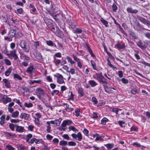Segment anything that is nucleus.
Wrapping results in <instances>:
<instances>
[{
    "label": "nucleus",
    "mask_w": 150,
    "mask_h": 150,
    "mask_svg": "<svg viewBox=\"0 0 150 150\" xmlns=\"http://www.w3.org/2000/svg\"><path fill=\"white\" fill-rule=\"evenodd\" d=\"M53 137L50 134H47L46 136V138L47 139L49 140H51L53 138Z\"/></svg>",
    "instance_id": "69168bd1"
},
{
    "label": "nucleus",
    "mask_w": 150,
    "mask_h": 150,
    "mask_svg": "<svg viewBox=\"0 0 150 150\" xmlns=\"http://www.w3.org/2000/svg\"><path fill=\"white\" fill-rule=\"evenodd\" d=\"M127 11L128 12L130 13H136L138 12V11L136 9L133 10L132 8L130 7L127 8Z\"/></svg>",
    "instance_id": "f3484780"
},
{
    "label": "nucleus",
    "mask_w": 150,
    "mask_h": 150,
    "mask_svg": "<svg viewBox=\"0 0 150 150\" xmlns=\"http://www.w3.org/2000/svg\"><path fill=\"white\" fill-rule=\"evenodd\" d=\"M108 121L109 120L106 117H104L101 121V124L105 125L106 122Z\"/></svg>",
    "instance_id": "473e14b6"
},
{
    "label": "nucleus",
    "mask_w": 150,
    "mask_h": 150,
    "mask_svg": "<svg viewBox=\"0 0 150 150\" xmlns=\"http://www.w3.org/2000/svg\"><path fill=\"white\" fill-rule=\"evenodd\" d=\"M24 105L27 108L31 107L33 105V104L30 103H25L24 104Z\"/></svg>",
    "instance_id": "49530a36"
},
{
    "label": "nucleus",
    "mask_w": 150,
    "mask_h": 150,
    "mask_svg": "<svg viewBox=\"0 0 150 150\" xmlns=\"http://www.w3.org/2000/svg\"><path fill=\"white\" fill-rule=\"evenodd\" d=\"M46 43L47 45L50 46H53L54 45L53 42L51 40L46 41Z\"/></svg>",
    "instance_id": "e433bc0d"
},
{
    "label": "nucleus",
    "mask_w": 150,
    "mask_h": 150,
    "mask_svg": "<svg viewBox=\"0 0 150 150\" xmlns=\"http://www.w3.org/2000/svg\"><path fill=\"white\" fill-rule=\"evenodd\" d=\"M17 12H15L16 13H18L20 14L23 13V10L22 8L18 9L17 10Z\"/></svg>",
    "instance_id": "680f3d73"
},
{
    "label": "nucleus",
    "mask_w": 150,
    "mask_h": 150,
    "mask_svg": "<svg viewBox=\"0 0 150 150\" xmlns=\"http://www.w3.org/2000/svg\"><path fill=\"white\" fill-rule=\"evenodd\" d=\"M27 44V42L25 40H21L20 41V47L25 52H28L29 49L28 48L26 47Z\"/></svg>",
    "instance_id": "f257e3e1"
},
{
    "label": "nucleus",
    "mask_w": 150,
    "mask_h": 150,
    "mask_svg": "<svg viewBox=\"0 0 150 150\" xmlns=\"http://www.w3.org/2000/svg\"><path fill=\"white\" fill-rule=\"evenodd\" d=\"M35 57L38 59H41L42 58V56L40 53H36L35 55Z\"/></svg>",
    "instance_id": "58836bf2"
},
{
    "label": "nucleus",
    "mask_w": 150,
    "mask_h": 150,
    "mask_svg": "<svg viewBox=\"0 0 150 150\" xmlns=\"http://www.w3.org/2000/svg\"><path fill=\"white\" fill-rule=\"evenodd\" d=\"M62 120V119L60 118L59 119L51 121L50 123L52 124H54L56 126H58L60 125Z\"/></svg>",
    "instance_id": "39448f33"
},
{
    "label": "nucleus",
    "mask_w": 150,
    "mask_h": 150,
    "mask_svg": "<svg viewBox=\"0 0 150 150\" xmlns=\"http://www.w3.org/2000/svg\"><path fill=\"white\" fill-rule=\"evenodd\" d=\"M67 142L64 140L61 141L59 142V144L61 146H65L67 145Z\"/></svg>",
    "instance_id": "c9c22d12"
},
{
    "label": "nucleus",
    "mask_w": 150,
    "mask_h": 150,
    "mask_svg": "<svg viewBox=\"0 0 150 150\" xmlns=\"http://www.w3.org/2000/svg\"><path fill=\"white\" fill-rule=\"evenodd\" d=\"M100 21L101 22V23H102L105 25V26L106 27H108V21L105 20H104L103 18H101L100 20Z\"/></svg>",
    "instance_id": "bb28decb"
},
{
    "label": "nucleus",
    "mask_w": 150,
    "mask_h": 150,
    "mask_svg": "<svg viewBox=\"0 0 150 150\" xmlns=\"http://www.w3.org/2000/svg\"><path fill=\"white\" fill-rule=\"evenodd\" d=\"M78 92L79 95V97H81L83 96L84 94V93L83 91V89L81 88H79L78 90Z\"/></svg>",
    "instance_id": "4468645a"
},
{
    "label": "nucleus",
    "mask_w": 150,
    "mask_h": 150,
    "mask_svg": "<svg viewBox=\"0 0 150 150\" xmlns=\"http://www.w3.org/2000/svg\"><path fill=\"white\" fill-rule=\"evenodd\" d=\"M104 90L107 93H110V91H109V88L107 85H104L103 86Z\"/></svg>",
    "instance_id": "ea45409f"
},
{
    "label": "nucleus",
    "mask_w": 150,
    "mask_h": 150,
    "mask_svg": "<svg viewBox=\"0 0 150 150\" xmlns=\"http://www.w3.org/2000/svg\"><path fill=\"white\" fill-rule=\"evenodd\" d=\"M21 57L22 59H23L24 61L26 62H28L30 59L29 57L27 56L24 53H22L21 54Z\"/></svg>",
    "instance_id": "9b49d317"
},
{
    "label": "nucleus",
    "mask_w": 150,
    "mask_h": 150,
    "mask_svg": "<svg viewBox=\"0 0 150 150\" xmlns=\"http://www.w3.org/2000/svg\"><path fill=\"white\" fill-rule=\"evenodd\" d=\"M69 129L70 130H73L74 132H78V130L77 129H76L75 127L73 126H69Z\"/></svg>",
    "instance_id": "f704fd0d"
},
{
    "label": "nucleus",
    "mask_w": 150,
    "mask_h": 150,
    "mask_svg": "<svg viewBox=\"0 0 150 150\" xmlns=\"http://www.w3.org/2000/svg\"><path fill=\"white\" fill-rule=\"evenodd\" d=\"M137 45L143 50H145L147 47V46L144 44L143 45V43L141 41H139L137 43Z\"/></svg>",
    "instance_id": "1a4fd4ad"
},
{
    "label": "nucleus",
    "mask_w": 150,
    "mask_h": 150,
    "mask_svg": "<svg viewBox=\"0 0 150 150\" xmlns=\"http://www.w3.org/2000/svg\"><path fill=\"white\" fill-rule=\"evenodd\" d=\"M17 126V125L15 124L14 125L13 124V123H10L9 124V127L10 128V129L13 131H14L15 128V127H16Z\"/></svg>",
    "instance_id": "c756f323"
},
{
    "label": "nucleus",
    "mask_w": 150,
    "mask_h": 150,
    "mask_svg": "<svg viewBox=\"0 0 150 150\" xmlns=\"http://www.w3.org/2000/svg\"><path fill=\"white\" fill-rule=\"evenodd\" d=\"M6 147L8 150H14L15 149L11 145H7L6 146Z\"/></svg>",
    "instance_id": "c03bdc74"
},
{
    "label": "nucleus",
    "mask_w": 150,
    "mask_h": 150,
    "mask_svg": "<svg viewBox=\"0 0 150 150\" xmlns=\"http://www.w3.org/2000/svg\"><path fill=\"white\" fill-rule=\"evenodd\" d=\"M133 146H136V147H140L141 146L140 144L137 142H134L132 144Z\"/></svg>",
    "instance_id": "de8ad7c7"
},
{
    "label": "nucleus",
    "mask_w": 150,
    "mask_h": 150,
    "mask_svg": "<svg viewBox=\"0 0 150 150\" xmlns=\"http://www.w3.org/2000/svg\"><path fill=\"white\" fill-rule=\"evenodd\" d=\"M106 79L104 78V76L101 78V79H100L98 81L100 83H102L103 84H107V82L106 81Z\"/></svg>",
    "instance_id": "4be33fe9"
},
{
    "label": "nucleus",
    "mask_w": 150,
    "mask_h": 150,
    "mask_svg": "<svg viewBox=\"0 0 150 150\" xmlns=\"http://www.w3.org/2000/svg\"><path fill=\"white\" fill-rule=\"evenodd\" d=\"M76 143L72 141H70L68 142V145L70 146H75L76 145Z\"/></svg>",
    "instance_id": "603ef678"
},
{
    "label": "nucleus",
    "mask_w": 150,
    "mask_h": 150,
    "mask_svg": "<svg viewBox=\"0 0 150 150\" xmlns=\"http://www.w3.org/2000/svg\"><path fill=\"white\" fill-rule=\"evenodd\" d=\"M16 33V31L14 30H11L9 32L8 35L11 38L14 37Z\"/></svg>",
    "instance_id": "dca6fc26"
},
{
    "label": "nucleus",
    "mask_w": 150,
    "mask_h": 150,
    "mask_svg": "<svg viewBox=\"0 0 150 150\" xmlns=\"http://www.w3.org/2000/svg\"><path fill=\"white\" fill-rule=\"evenodd\" d=\"M8 56L10 58H13L14 60L16 61L18 59V55L16 54V50H13L11 51L10 53L8 54Z\"/></svg>",
    "instance_id": "f03ea898"
},
{
    "label": "nucleus",
    "mask_w": 150,
    "mask_h": 150,
    "mask_svg": "<svg viewBox=\"0 0 150 150\" xmlns=\"http://www.w3.org/2000/svg\"><path fill=\"white\" fill-rule=\"evenodd\" d=\"M37 91V93L42 96H43L45 93L44 91L40 88H38L36 89Z\"/></svg>",
    "instance_id": "a211bd4d"
},
{
    "label": "nucleus",
    "mask_w": 150,
    "mask_h": 150,
    "mask_svg": "<svg viewBox=\"0 0 150 150\" xmlns=\"http://www.w3.org/2000/svg\"><path fill=\"white\" fill-rule=\"evenodd\" d=\"M67 59L68 61V62H70L71 64H75V62L72 61L71 59L69 57L67 56Z\"/></svg>",
    "instance_id": "4c0bfd02"
},
{
    "label": "nucleus",
    "mask_w": 150,
    "mask_h": 150,
    "mask_svg": "<svg viewBox=\"0 0 150 150\" xmlns=\"http://www.w3.org/2000/svg\"><path fill=\"white\" fill-rule=\"evenodd\" d=\"M89 82L92 87H94L97 85L96 83L93 80H90Z\"/></svg>",
    "instance_id": "2f4dec72"
},
{
    "label": "nucleus",
    "mask_w": 150,
    "mask_h": 150,
    "mask_svg": "<svg viewBox=\"0 0 150 150\" xmlns=\"http://www.w3.org/2000/svg\"><path fill=\"white\" fill-rule=\"evenodd\" d=\"M54 76L57 78V82L59 84H62L64 83L63 79H64L63 76L59 73H57L56 75H54Z\"/></svg>",
    "instance_id": "7ed1b4c3"
},
{
    "label": "nucleus",
    "mask_w": 150,
    "mask_h": 150,
    "mask_svg": "<svg viewBox=\"0 0 150 150\" xmlns=\"http://www.w3.org/2000/svg\"><path fill=\"white\" fill-rule=\"evenodd\" d=\"M83 132L86 135V136H88V131L86 128H85L83 129Z\"/></svg>",
    "instance_id": "4d7b16f0"
},
{
    "label": "nucleus",
    "mask_w": 150,
    "mask_h": 150,
    "mask_svg": "<svg viewBox=\"0 0 150 150\" xmlns=\"http://www.w3.org/2000/svg\"><path fill=\"white\" fill-rule=\"evenodd\" d=\"M3 81L5 83V86L6 88H9L11 87L10 83L8 79H3Z\"/></svg>",
    "instance_id": "ddd939ff"
},
{
    "label": "nucleus",
    "mask_w": 150,
    "mask_h": 150,
    "mask_svg": "<svg viewBox=\"0 0 150 150\" xmlns=\"http://www.w3.org/2000/svg\"><path fill=\"white\" fill-rule=\"evenodd\" d=\"M62 137L65 139L67 140L69 139V137L67 134H64L62 135Z\"/></svg>",
    "instance_id": "864d4df0"
},
{
    "label": "nucleus",
    "mask_w": 150,
    "mask_h": 150,
    "mask_svg": "<svg viewBox=\"0 0 150 150\" xmlns=\"http://www.w3.org/2000/svg\"><path fill=\"white\" fill-rule=\"evenodd\" d=\"M22 34L21 33L20 31H19L16 34V37L18 38L22 36Z\"/></svg>",
    "instance_id": "0e129e2a"
},
{
    "label": "nucleus",
    "mask_w": 150,
    "mask_h": 150,
    "mask_svg": "<svg viewBox=\"0 0 150 150\" xmlns=\"http://www.w3.org/2000/svg\"><path fill=\"white\" fill-rule=\"evenodd\" d=\"M11 68H8L5 72V74L6 76H8L11 73Z\"/></svg>",
    "instance_id": "72a5a7b5"
},
{
    "label": "nucleus",
    "mask_w": 150,
    "mask_h": 150,
    "mask_svg": "<svg viewBox=\"0 0 150 150\" xmlns=\"http://www.w3.org/2000/svg\"><path fill=\"white\" fill-rule=\"evenodd\" d=\"M67 22L69 25L72 28L74 29L76 27V24L73 20L71 19H68L67 20Z\"/></svg>",
    "instance_id": "423d86ee"
},
{
    "label": "nucleus",
    "mask_w": 150,
    "mask_h": 150,
    "mask_svg": "<svg viewBox=\"0 0 150 150\" xmlns=\"http://www.w3.org/2000/svg\"><path fill=\"white\" fill-rule=\"evenodd\" d=\"M33 67L32 66H30L27 68V71L29 74H31L33 72Z\"/></svg>",
    "instance_id": "7c9ffc66"
},
{
    "label": "nucleus",
    "mask_w": 150,
    "mask_h": 150,
    "mask_svg": "<svg viewBox=\"0 0 150 150\" xmlns=\"http://www.w3.org/2000/svg\"><path fill=\"white\" fill-rule=\"evenodd\" d=\"M5 136L7 138L16 137L17 135L15 134H12L8 132H5L4 133Z\"/></svg>",
    "instance_id": "0eeeda50"
},
{
    "label": "nucleus",
    "mask_w": 150,
    "mask_h": 150,
    "mask_svg": "<svg viewBox=\"0 0 150 150\" xmlns=\"http://www.w3.org/2000/svg\"><path fill=\"white\" fill-rule=\"evenodd\" d=\"M137 89L135 88H134L132 89L130 91V92L132 94L135 95L137 93Z\"/></svg>",
    "instance_id": "a18cd8bd"
},
{
    "label": "nucleus",
    "mask_w": 150,
    "mask_h": 150,
    "mask_svg": "<svg viewBox=\"0 0 150 150\" xmlns=\"http://www.w3.org/2000/svg\"><path fill=\"white\" fill-rule=\"evenodd\" d=\"M80 112V110L77 109L75 111V112L76 113V117H78L79 115V112Z\"/></svg>",
    "instance_id": "052dcab7"
},
{
    "label": "nucleus",
    "mask_w": 150,
    "mask_h": 150,
    "mask_svg": "<svg viewBox=\"0 0 150 150\" xmlns=\"http://www.w3.org/2000/svg\"><path fill=\"white\" fill-rule=\"evenodd\" d=\"M59 91L58 90H53L51 93L52 96H53L54 95V93H55L56 94H58L59 93Z\"/></svg>",
    "instance_id": "e2e57ef3"
},
{
    "label": "nucleus",
    "mask_w": 150,
    "mask_h": 150,
    "mask_svg": "<svg viewBox=\"0 0 150 150\" xmlns=\"http://www.w3.org/2000/svg\"><path fill=\"white\" fill-rule=\"evenodd\" d=\"M16 131L19 132H23L24 128L23 127L17 125L16 126Z\"/></svg>",
    "instance_id": "aec40b11"
},
{
    "label": "nucleus",
    "mask_w": 150,
    "mask_h": 150,
    "mask_svg": "<svg viewBox=\"0 0 150 150\" xmlns=\"http://www.w3.org/2000/svg\"><path fill=\"white\" fill-rule=\"evenodd\" d=\"M107 61L108 62V64H107L108 65L110 66L111 67H114V66L111 64L110 62V60H109V59H108V58L107 59Z\"/></svg>",
    "instance_id": "774afa93"
},
{
    "label": "nucleus",
    "mask_w": 150,
    "mask_h": 150,
    "mask_svg": "<svg viewBox=\"0 0 150 150\" xmlns=\"http://www.w3.org/2000/svg\"><path fill=\"white\" fill-rule=\"evenodd\" d=\"M120 110L117 108H113L112 110V111L113 112H115L116 114H117L118 112Z\"/></svg>",
    "instance_id": "3c124183"
},
{
    "label": "nucleus",
    "mask_w": 150,
    "mask_h": 150,
    "mask_svg": "<svg viewBox=\"0 0 150 150\" xmlns=\"http://www.w3.org/2000/svg\"><path fill=\"white\" fill-rule=\"evenodd\" d=\"M130 35L131 36H132L133 38V39H137V38L136 35L133 32H131L130 33Z\"/></svg>",
    "instance_id": "a19ab883"
},
{
    "label": "nucleus",
    "mask_w": 150,
    "mask_h": 150,
    "mask_svg": "<svg viewBox=\"0 0 150 150\" xmlns=\"http://www.w3.org/2000/svg\"><path fill=\"white\" fill-rule=\"evenodd\" d=\"M30 11L31 13H34L36 12L37 11L36 9L34 7L30 9Z\"/></svg>",
    "instance_id": "bf43d9fd"
},
{
    "label": "nucleus",
    "mask_w": 150,
    "mask_h": 150,
    "mask_svg": "<svg viewBox=\"0 0 150 150\" xmlns=\"http://www.w3.org/2000/svg\"><path fill=\"white\" fill-rule=\"evenodd\" d=\"M103 76L102 75V73H101L99 74H96L95 76L93 75V76L94 78L98 80L100 79H101V78Z\"/></svg>",
    "instance_id": "412c9836"
},
{
    "label": "nucleus",
    "mask_w": 150,
    "mask_h": 150,
    "mask_svg": "<svg viewBox=\"0 0 150 150\" xmlns=\"http://www.w3.org/2000/svg\"><path fill=\"white\" fill-rule=\"evenodd\" d=\"M86 48L87 49L88 51L89 52L91 57L94 58L95 57V56L93 54L92 50H91L90 48L88 45L87 43H86Z\"/></svg>",
    "instance_id": "2eb2a0df"
},
{
    "label": "nucleus",
    "mask_w": 150,
    "mask_h": 150,
    "mask_svg": "<svg viewBox=\"0 0 150 150\" xmlns=\"http://www.w3.org/2000/svg\"><path fill=\"white\" fill-rule=\"evenodd\" d=\"M91 65L93 67V69L95 70H96V64L93 61H91Z\"/></svg>",
    "instance_id": "79ce46f5"
},
{
    "label": "nucleus",
    "mask_w": 150,
    "mask_h": 150,
    "mask_svg": "<svg viewBox=\"0 0 150 150\" xmlns=\"http://www.w3.org/2000/svg\"><path fill=\"white\" fill-rule=\"evenodd\" d=\"M74 33L81 34L82 32V30L81 28H77L73 31Z\"/></svg>",
    "instance_id": "5701e85b"
},
{
    "label": "nucleus",
    "mask_w": 150,
    "mask_h": 150,
    "mask_svg": "<svg viewBox=\"0 0 150 150\" xmlns=\"http://www.w3.org/2000/svg\"><path fill=\"white\" fill-rule=\"evenodd\" d=\"M5 64L7 65H11V62L7 59H5L4 60Z\"/></svg>",
    "instance_id": "09e8293b"
},
{
    "label": "nucleus",
    "mask_w": 150,
    "mask_h": 150,
    "mask_svg": "<svg viewBox=\"0 0 150 150\" xmlns=\"http://www.w3.org/2000/svg\"><path fill=\"white\" fill-rule=\"evenodd\" d=\"M11 121L12 122L16 123L19 122H20V120L18 119L15 120L13 119L11 120Z\"/></svg>",
    "instance_id": "338daca9"
},
{
    "label": "nucleus",
    "mask_w": 150,
    "mask_h": 150,
    "mask_svg": "<svg viewBox=\"0 0 150 150\" xmlns=\"http://www.w3.org/2000/svg\"><path fill=\"white\" fill-rule=\"evenodd\" d=\"M71 136L73 138L79 141H81L82 138L81 134L80 132H78L77 134H72Z\"/></svg>",
    "instance_id": "20e7f679"
},
{
    "label": "nucleus",
    "mask_w": 150,
    "mask_h": 150,
    "mask_svg": "<svg viewBox=\"0 0 150 150\" xmlns=\"http://www.w3.org/2000/svg\"><path fill=\"white\" fill-rule=\"evenodd\" d=\"M39 45L40 42L37 41H35L33 42V46L34 49L36 50L37 49L38 47L39 46Z\"/></svg>",
    "instance_id": "6ab92c4d"
},
{
    "label": "nucleus",
    "mask_w": 150,
    "mask_h": 150,
    "mask_svg": "<svg viewBox=\"0 0 150 150\" xmlns=\"http://www.w3.org/2000/svg\"><path fill=\"white\" fill-rule=\"evenodd\" d=\"M113 10L114 12H116L117 10V6L114 3L112 6Z\"/></svg>",
    "instance_id": "8fccbe9b"
},
{
    "label": "nucleus",
    "mask_w": 150,
    "mask_h": 150,
    "mask_svg": "<svg viewBox=\"0 0 150 150\" xmlns=\"http://www.w3.org/2000/svg\"><path fill=\"white\" fill-rule=\"evenodd\" d=\"M18 150H22L23 149H25V148H27L25 146H23L22 144L18 145L17 146Z\"/></svg>",
    "instance_id": "c85d7f7f"
},
{
    "label": "nucleus",
    "mask_w": 150,
    "mask_h": 150,
    "mask_svg": "<svg viewBox=\"0 0 150 150\" xmlns=\"http://www.w3.org/2000/svg\"><path fill=\"white\" fill-rule=\"evenodd\" d=\"M92 100L93 102L94 103L93 104H96L98 103V100L95 97H93L92 98Z\"/></svg>",
    "instance_id": "5fc2aeb1"
},
{
    "label": "nucleus",
    "mask_w": 150,
    "mask_h": 150,
    "mask_svg": "<svg viewBox=\"0 0 150 150\" xmlns=\"http://www.w3.org/2000/svg\"><path fill=\"white\" fill-rule=\"evenodd\" d=\"M3 101L4 103L6 104L8 102H10L11 101V98L8 97L6 96H5L3 98Z\"/></svg>",
    "instance_id": "9d476101"
},
{
    "label": "nucleus",
    "mask_w": 150,
    "mask_h": 150,
    "mask_svg": "<svg viewBox=\"0 0 150 150\" xmlns=\"http://www.w3.org/2000/svg\"><path fill=\"white\" fill-rule=\"evenodd\" d=\"M105 146L107 147L108 150H110L114 147V144H105Z\"/></svg>",
    "instance_id": "b1692460"
},
{
    "label": "nucleus",
    "mask_w": 150,
    "mask_h": 150,
    "mask_svg": "<svg viewBox=\"0 0 150 150\" xmlns=\"http://www.w3.org/2000/svg\"><path fill=\"white\" fill-rule=\"evenodd\" d=\"M19 114V112L18 111H16L12 113L11 116L13 117H18Z\"/></svg>",
    "instance_id": "cd10ccee"
},
{
    "label": "nucleus",
    "mask_w": 150,
    "mask_h": 150,
    "mask_svg": "<svg viewBox=\"0 0 150 150\" xmlns=\"http://www.w3.org/2000/svg\"><path fill=\"white\" fill-rule=\"evenodd\" d=\"M59 140L58 139L55 138L52 140V142L54 144H57L58 143Z\"/></svg>",
    "instance_id": "6e6d98bb"
},
{
    "label": "nucleus",
    "mask_w": 150,
    "mask_h": 150,
    "mask_svg": "<svg viewBox=\"0 0 150 150\" xmlns=\"http://www.w3.org/2000/svg\"><path fill=\"white\" fill-rule=\"evenodd\" d=\"M121 80L122 83L125 84L127 83L128 82V80L125 79V78H122Z\"/></svg>",
    "instance_id": "13d9d810"
},
{
    "label": "nucleus",
    "mask_w": 150,
    "mask_h": 150,
    "mask_svg": "<svg viewBox=\"0 0 150 150\" xmlns=\"http://www.w3.org/2000/svg\"><path fill=\"white\" fill-rule=\"evenodd\" d=\"M13 76L14 78H16L19 80H21L22 79V78L17 74H14Z\"/></svg>",
    "instance_id": "37998d69"
},
{
    "label": "nucleus",
    "mask_w": 150,
    "mask_h": 150,
    "mask_svg": "<svg viewBox=\"0 0 150 150\" xmlns=\"http://www.w3.org/2000/svg\"><path fill=\"white\" fill-rule=\"evenodd\" d=\"M115 46H116L117 48L119 50L124 49L125 47L124 44L121 45L119 44H117L116 45H115Z\"/></svg>",
    "instance_id": "a878e982"
},
{
    "label": "nucleus",
    "mask_w": 150,
    "mask_h": 150,
    "mask_svg": "<svg viewBox=\"0 0 150 150\" xmlns=\"http://www.w3.org/2000/svg\"><path fill=\"white\" fill-rule=\"evenodd\" d=\"M138 19L144 24L146 23V22H147L146 21L147 20L145 18H144L140 16H139L138 17Z\"/></svg>",
    "instance_id": "393cba45"
},
{
    "label": "nucleus",
    "mask_w": 150,
    "mask_h": 150,
    "mask_svg": "<svg viewBox=\"0 0 150 150\" xmlns=\"http://www.w3.org/2000/svg\"><path fill=\"white\" fill-rule=\"evenodd\" d=\"M29 117V115L25 113H22L20 115V117L22 119L28 120Z\"/></svg>",
    "instance_id": "6e6552de"
},
{
    "label": "nucleus",
    "mask_w": 150,
    "mask_h": 150,
    "mask_svg": "<svg viewBox=\"0 0 150 150\" xmlns=\"http://www.w3.org/2000/svg\"><path fill=\"white\" fill-rule=\"evenodd\" d=\"M54 6H55L54 5L51 4V8L48 11L49 14L51 16H53V15L55 13V12L54 11L55 10Z\"/></svg>",
    "instance_id": "f8f14e48"
}]
</instances>
